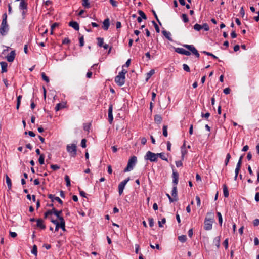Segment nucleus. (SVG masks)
<instances>
[{
  "instance_id": "473e14b6",
  "label": "nucleus",
  "mask_w": 259,
  "mask_h": 259,
  "mask_svg": "<svg viewBox=\"0 0 259 259\" xmlns=\"http://www.w3.org/2000/svg\"><path fill=\"white\" fill-rule=\"evenodd\" d=\"M42 79L45 81L46 82L48 83L49 82V77L46 75V74L44 72H42L41 73Z\"/></svg>"
},
{
  "instance_id": "a18cd8bd",
  "label": "nucleus",
  "mask_w": 259,
  "mask_h": 259,
  "mask_svg": "<svg viewBox=\"0 0 259 259\" xmlns=\"http://www.w3.org/2000/svg\"><path fill=\"white\" fill-rule=\"evenodd\" d=\"M231 158V155L230 153H228L226 155V158L225 161V164L227 166L229 162L230 159Z\"/></svg>"
},
{
  "instance_id": "a211bd4d",
  "label": "nucleus",
  "mask_w": 259,
  "mask_h": 259,
  "mask_svg": "<svg viewBox=\"0 0 259 259\" xmlns=\"http://www.w3.org/2000/svg\"><path fill=\"white\" fill-rule=\"evenodd\" d=\"M37 226L40 228L42 229L46 228V226L44 224V221L42 219H39L36 220Z\"/></svg>"
},
{
  "instance_id": "6e6d98bb",
  "label": "nucleus",
  "mask_w": 259,
  "mask_h": 259,
  "mask_svg": "<svg viewBox=\"0 0 259 259\" xmlns=\"http://www.w3.org/2000/svg\"><path fill=\"white\" fill-rule=\"evenodd\" d=\"M225 249H227L228 247V238H226L223 243Z\"/></svg>"
},
{
  "instance_id": "f704fd0d",
  "label": "nucleus",
  "mask_w": 259,
  "mask_h": 259,
  "mask_svg": "<svg viewBox=\"0 0 259 259\" xmlns=\"http://www.w3.org/2000/svg\"><path fill=\"white\" fill-rule=\"evenodd\" d=\"M163 135L164 137H167L168 135L167 133V125H163Z\"/></svg>"
},
{
  "instance_id": "680f3d73",
  "label": "nucleus",
  "mask_w": 259,
  "mask_h": 259,
  "mask_svg": "<svg viewBox=\"0 0 259 259\" xmlns=\"http://www.w3.org/2000/svg\"><path fill=\"white\" fill-rule=\"evenodd\" d=\"M196 200L197 201V205L199 207L200 206L201 201L200 198L198 196H196Z\"/></svg>"
},
{
  "instance_id": "69168bd1",
  "label": "nucleus",
  "mask_w": 259,
  "mask_h": 259,
  "mask_svg": "<svg viewBox=\"0 0 259 259\" xmlns=\"http://www.w3.org/2000/svg\"><path fill=\"white\" fill-rule=\"evenodd\" d=\"M176 165L177 167L182 166L183 165L182 160L177 161L176 162Z\"/></svg>"
},
{
  "instance_id": "c9c22d12",
  "label": "nucleus",
  "mask_w": 259,
  "mask_h": 259,
  "mask_svg": "<svg viewBox=\"0 0 259 259\" xmlns=\"http://www.w3.org/2000/svg\"><path fill=\"white\" fill-rule=\"evenodd\" d=\"M45 156L43 154L40 155L38 159V161L40 164L42 165L44 164Z\"/></svg>"
},
{
  "instance_id": "c756f323",
  "label": "nucleus",
  "mask_w": 259,
  "mask_h": 259,
  "mask_svg": "<svg viewBox=\"0 0 259 259\" xmlns=\"http://www.w3.org/2000/svg\"><path fill=\"white\" fill-rule=\"evenodd\" d=\"M155 73L154 70L151 69L149 72H148L146 74V81H147L152 75H153Z\"/></svg>"
},
{
  "instance_id": "bf43d9fd",
  "label": "nucleus",
  "mask_w": 259,
  "mask_h": 259,
  "mask_svg": "<svg viewBox=\"0 0 259 259\" xmlns=\"http://www.w3.org/2000/svg\"><path fill=\"white\" fill-rule=\"evenodd\" d=\"M7 15L6 13H4L3 15V20L2 23H7Z\"/></svg>"
},
{
  "instance_id": "a878e982",
  "label": "nucleus",
  "mask_w": 259,
  "mask_h": 259,
  "mask_svg": "<svg viewBox=\"0 0 259 259\" xmlns=\"http://www.w3.org/2000/svg\"><path fill=\"white\" fill-rule=\"evenodd\" d=\"M154 121L157 124H160L162 122V117L160 115L156 114L154 116Z\"/></svg>"
},
{
  "instance_id": "423d86ee",
  "label": "nucleus",
  "mask_w": 259,
  "mask_h": 259,
  "mask_svg": "<svg viewBox=\"0 0 259 259\" xmlns=\"http://www.w3.org/2000/svg\"><path fill=\"white\" fill-rule=\"evenodd\" d=\"M98 46L103 47L105 50H107L109 48L108 54H109L111 53L112 48V46L109 47L108 44H105L104 42V39L101 37H98Z\"/></svg>"
},
{
  "instance_id": "6e6552de",
  "label": "nucleus",
  "mask_w": 259,
  "mask_h": 259,
  "mask_svg": "<svg viewBox=\"0 0 259 259\" xmlns=\"http://www.w3.org/2000/svg\"><path fill=\"white\" fill-rule=\"evenodd\" d=\"M125 77L121 75H118L115 78V82L119 85L122 86L125 83Z\"/></svg>"
},
{
  "instance_id": "aec40b11",
  "label": "nucleus",
  "mask_w": 259,
  "mask_h": 259,
  "mask_svg": "<svg viewBox=\"0 0 259 259\" xmlns=\"http://www.w3.org/2000/svg\"><path fill=\"white\" fill-rule=\"evenodd\" d=\"M162 33L168 40L171 41H172V39L171 37V34L169 32L164 30L162 31Z\"/></svg>"
},
{
  "instance_id": "774afa93",
  "label": "nucleus",
  "mask_w": 259,
  "mask_h": 259,
  "mask_svg": "<svg viewBox=\"0 0 259 259\" xmlns=\"http://www.w3.org/2000/svg\"><path fill=\"white\" fill-rule=\"evenodd\" d=\"M255 200L256 202L259 201V192H257L255 195Z\"/></svg>"
},
{
  "instance_id": "4468645a",
  "label": "nucleus",
  "mask_w": 259,
  "mask_h": 259,
  "mask_svg": "<svg viewBox=\"0 0 259 259\" xmlns=\"http://www.w3.org/2000/svg\"><path fill=\"white\" fill-rule=\"evenodd\" d=\"M113 120L112 114V105H110L108 109V120L110 123H112Z\"/></svg>"
},
{
  "instance_id": "e2e57ef3",
  "label": "nucleus",
  "mask_w": 259,
  "mask_h": 259,
  "mask_svg": "<svg viewBox=\"0 0 259 259\" xmlns=\"http://www.w3.org/2000/svg\"><path fill=\"white\" fill-rule=\"evenodd\" d=\"M81 146L82 148L86 147V140L85 139H83L81 142Z\"/></svg>"
},
{
  "instance_id": "72a5a7b5",
  "label": "nucleus",
  "mask_w": 259,
  "mask_h": 259,
  "mask_svg": "<svg viewBox=\"0 0 259 259\" xmlns=\"http://www.w3.org/2000/svg\"><path fill=\"white\" fill-rule=\"evenodd\" d=\"M64 179L66 182V186L67 187H70L71 186V184H70V178H69V176L68 175H65Z\"/></svg>"
},
{
  "instance_id": "f3484780",
  "label": "nucleus",
  "mask_w": 259,
  "mask_h": 259,
  "mask_svg": "<svg viewBox=\"0 0 259 259\" xmlns=\"http://www.w3.org/2000/svg\"><path fill=\"white\" fill-rule=\"evenodd\" d=\"M66 106V103H60L57 104L56 105V107L55 108V109L56 111H58L60 110V109H63Z\"/></svg>"
},
{
  "instance_id": "f03ea898",
  "label": "nucleus",
  "mask_w": 259,
  "mask_h": 259,
  "mask_svg": "<svg viewBox=\"0 0 259 259\" xmlns=\"http://www.w3.org/2000/svg\"><path fill=\"white\" fill-rule=\"evenodd\" d=\"M137 158L135 156H132L128 160L127 165L124 169V172L131 171L132 170L137 162Z\"/></svg>"
},
{
  "instance_id": "8fccbe9b",
  "label": "nucleus",
  "mask_w": 259,
  "mask_h": 259,
  "mask_svg": "<svg viewBox=\"0 0 259 259\" xmlns=\"http://www.w3.org/2000/svg\"><path fill=\"white\" fill-rule=\"evenodd\" d=\"M243 157V155H242L240 157L239 160L238 161V163L237 164V165H236L237 167H239L241 168Z\"/></svg>"
},
{
  "instance_id": "13d9d810",
  "label": "nucleus",
  "mask_w": 259,
  "mask_h": 259,
  "mask_svg": "<svg viewBox=\"0 0 259 259\" xmlns=\"http://www.w3.org/2000/svg\"><path fill=\"white\" fill-rule=\"evenodd\" d=\"M51 168L54 170H58L60 168V166H58V165H54V164H52L51 165Z\"/></svg>"
},
{
  "instance_id": "4d7b16f0",
  "label": "nucleus",
  "mask_w": 259,
  "mask_h": 259,
  "mask_svg": "<svg viewBox=\"0 0 259 259\" xmlns=\"http://www.w3.org/2000/svg\"><path fill=\"white\" fill-rule=\"evenodd\" d=\"M166 222V219L165 218H163L161 221H158V225L159 227H162V224H165Z\"/></svg>"
},
{
  "instance_id": "3c124183",
  "label": "nucleus",
  "mask_w": 259,
  "mask_h": 259,
  "mask_svg": "<svg viewBox=\"0 0 259 259\" xmlns=\"http://www.w3.org/2000/svg\"><path fill=\"white\" fill-rule=\"evenodd\" d=\"M201 27L202 29H204L205 31H208L209 30V26L207 23H204L201 25Z\"/></svg>"
},
{
  "instance_id": "864d4df0",
  "label": "nucleus",
  "mask_w": 259,
  "mask_h": 259,
  "mask_svg": "<svg viewBox=\"0 0 259 259\" xmlns=\"http://www.w3.org/2000/svg\"><path fill=\"white\" fill-rule=\"evenodd\" d=\"M79 45L80 47H82L84 45V38L83 36H82L79 38Z\"/></svg>"
},
{
  "instance_id": "ea45409f",
  "label": "nucleus",
  "mask_w": 259,
  "mask_h": 259,
  "mask_svg": "<svg viewBox=\"0 0 259 259\" xmlns=\"http://www.w3.org/2000/svg\"><path fill=\"white\" fill-rule=\"evenodd\" d=\"M138 14L140 15V17L144 19H147V16L145 14L142 10H138Z\"/></svg>"
},
{
  "instance_id": "39448f33",
  "label": "nucleus",
  "mask_w": 259,
  "mask_h": 259,
  "mask_svg": "<svg viewBox=\"0 0 259 259\" xmlns=\"http://www.w3.org/2000/svg\"><path fill=\"white\" fill-rule=\"evenodd\" d=\"M183 46L187 49L188 50H189L190 52H192V53L196 57L199 58L200 54L198 51V50L195 48V47L192 45H183Z\"/></svg>"
},
{
  "instance_id": "5701e85b",
  "label": "nucleus",
  "mask_w": 259,
  "mask_h": 259,
  "mask_svg": "<svg viewBox=\"0 0 259 259\" xmlns=\"http://www.w3.org/2000/svg\"><path fill=\"white\" fill-rule=\"evenodd\" d=\"M223 190L224 197L226 198L228 197L229 196V191L228 190L227 186L226 184L223 185Z\"/></svg>"
},
{
  "instance_id": "2eb2a0df",
  "label": "nucleus",
  "mask_w": 259,
  "mask_h": 259,
  "mask_svg": "<svg viewBox=\"0 0 259 259\" xmlns=\"http://www.w3.org/2000/svg\"><path fill=\"white\" fill-rule=\"evenodd\" d=\"M172 178H173L172 182H173L174 185H177L178 183V179H179V174L177 171H173Z\"/></svg>"
},
{
  "instance_id": "dca6fc26",
  "label": "nucleus",
  "mask_w": 259,
  "mask_h": 259,
  "mask_svg": "<svg viewBox=\"0 0 259 259\" xmlns=\"http://www.w3.org/2000/svg\"><path fill=\"white\" fill-rule=\"evenodd\" d=\"M69 25L73 28L75 30H78L79 26L77 22L75 21H71L69 23Z\"/></svg>"
},
{
  "instance_id": "20e7f679",
  "label": "nucleus",
  "mask_w": 259,
  "mask_h": 259,
  "mask_svg": "<svg viewBox=\"0 0 259 259\" xmlns=\"http://www.w3.org/2000/svg\"><path fill=\"white\" fill-rule=\"evenodd\" d=\"M144 158L145 160H149L151 162L157 161V154L154 153L150 151L146 153L145 156H144Z\"/></svg>"
},
{
  "instance_id": "7c9ffc66",
  "label": "nucleus",
  "mask_w": 259,
  "mask_h": 259,
  "mask_svg": "<svg viewBox=\"0 0 259 259\" xmlns=\"http://www.w3.org/2000/svg\"><path fill=\"white\" fill-rule=\"evenodd\" d=\"M178 240L181 242H185L187 240V237L184 235L179 236L178 237Z\"/></svg>"
},
{
  "instance_id": "f257e3e1",
  "label": "nucleus",
  "mask_w": 259,
  "mask_h": 259,
  "mask_svg": "<svg viewBox=\"0 0 259 259\" xmlns=\"http://www.w3.org/2000/svg\"><path fill=\"white\" fill-rule=\"evenodd\" d=\"M214 219V213L212 212L207 213V216L204 221V229L210 230L212 229V222Z\"/></svg>"
},
{
  "instance_id": "09e8293b",
  "label": "nucleus",
  "mask_w": 259,
  "mask_h": 259,
  "mask_svg": "<svg viewBox=\"0 0 259 259\" xmlns=\"http://www.w3.org/2000/svg\"><path fill=\"white\" fill-rule=\"evenodd\" d=\"M194 29L196 31H200L202 29L201 25L198 24H196L194 26Z\"/></svg>"
},
{
  "instance_id": "37998d69",
  "label": "nucleus",
  "mask_w": 259,
  "mask_h": 259,
  "mask_svg": "<svg viewBox=\"0 0 259 259\" xmlns=\"http://www.w3.org/2000/svg\"><path fill=\"white\" fill-rule=\"evenodd\" d=\"M52 214H53V209L51 210H49L47 211H46L44 214V217L45 218H47L49 215H51Z\"/></svg>"
},
{
  "instance_id": "9d476101",
  "label": "nucleus",
  "mask_w": 259,
  "mask_h": 259,
  "mask_svg": "<svg viewBox=\"0 0 259 259\" xmlns=\"http://www.w3.org/2000/svg\"><path fill=\"white\" fill-rule=\"evenodd\" d=\"M175 51L176 52L179 53L180 54L185 55L186 56H190L191 55V53L190 51H187L183 48H175Z\"/></svg>"
},
{
  "instance_id": "4be33fe9",
  "label": "nucleus",
  "mask_w": 259,
  "mask_h": 259,
  "mask_svg": "<svg viewBox=\"0 0 259 259\" xmlns=\"http://www.w3.org/2000/svg\"><path fill=\"white\" fill-rule=\"evenodd\" d=\"M6 181L8 186V189L11 190L12 188V182L11 179L7 175H6Z\"/></svg>"
},
{
  "instance_id": "4c0bfd02",
  "label": "nucleus",
  "mask_w": 259,
  "mask_h": 259,
  "mask_svg": "<svg viewBox=\"0 0 259 259\" xmlns=\"http://www.w3.org/2000/svg\"><path fill=\"white\" fill-rule=\"evenodd\" d=\"M59 25V24L57 23H53L52 25H51V34H53V30L54 29L57 27V26H58Z\"/></svg>"
},
{
  "instance_id": "338daca9",
  "label": "nucleus",
  "mask_w": 259,
  "mask_h": 259,
  "mask_svg": "<svg viewBox=\"0 0 259 259\" xmlns=\"http://www.w3.org/2000/svg\"><path fill=\"white\" fill-rule=\"evenodd\" d=\"M253 225L254 226H257L259 225V219H256L253 221Z\"/></svg>"
},
{
  "instance_id": "6ab92c4d",
  "label": "nucleus",
  "mask_w": 259,
  "mask_h": 259,
  "mask_svg": "<svg viewBox=\"0 0 259 259\" xmlns=\"http://www.w3.org/2000/svg\"><path fill=\"white\" fill-rule=\"evenodd\" d=\"M1 68H2V72H6L7 71V66L8 64L6 62H1L0 63Z\"/></svg>"
},
{
  "instance_id": "5fc2aeb1",
  "label": "nucleus",
  "mask_w": 259,
  "mask_h": 259,
  "mask_svg": "<svg viewBox=\"0 0 259 259\" xmlns=\"http://www.w3.org/2000/svg\"><path fill=\"white\" fill-rule=\"evenodd\" d=\"M152 12L153 14L154 15V17H155V19H156V20L157 21V22H158V23L159 24V25H161V22H160V21H159V19H158V16H157V14H156V13L155 11L154 10H152Z\"/></svg>"
},
{
  "instance_id": "052dcab7",
  "label": "nucleus",
  "mask_w": 259,
  "mask_h": 259,
  "mask_svg": "<svg viewBox=\"0 0 259 259\" xmlns=\"http://www.w3.org/2000/svg\"><path fill=\"white\" fill-rule=\"evenodd\" d=\"M201 116L202 117H204L206 119H208V117L210 116V113L207 112L205 114H204L203 113H201Z\"/></svg>"
},
{
  "instance_id": "79ce46f5",
  "label": "nucleus",
  "mask_w": 259,
  "mask_h": 259,
  "mask_svg": "<svg viewBox=\"0 0 259 259\" xmlns=\"http://www.w3.org/2000/svg\"><path fill=\"white\" fill-rule=\"evenodd\" d=\"M91 123H84L83 125V129L87 132H89L90 129Z\"/></svg>"
},
{
  "instance_id": "2f4dec72",
  "label": "nucleus",
  "mask_w": 259,
  "mask_h": 259,
  "mask_svg": "<svg viewBox=\"0 0 259 259\" xmlns=\"http://www.w3.org/2000/svg\"><path fill=\"white\" fill-rule=\"evenodd\" d=\"M157 157H159L161 159L163 160H165V161H168V159L167 158H166L164 153H157Z\"/></svg>"
},
{
  "instance_id": "c03bdc74",
  "label": "nucleus",
  "mask_w": 259,
  "mask_h": 259,
  "mask_svg": "<svg viewBox=\"0 0 259 259\" xmlns=\"http://www.w3.org/2000/svg\"><path fill=\"white\" fill-rule=\"evenodd\" d=\"M37 246L36 245H34L33 246V248L31 250V253L33 254H34L35 255H37Z\"/></svg>"
},
{
  "instance_id": "393cba45",
  "label": "nucleus",
  "mask_w": 259,
  "mask_h": 259,
  "mask_svg": "<svg viewBox=\"0 0 259 259\" xmlns=\"http://www.w3.org/2000/svg\"><path fill=\"white\" fill-rule=\"evenodd\" d=\"M171 195L174 198H178V191L176 185H174L172 188Z\"/></svg>"
},
{
  "instance_id": "412c9836",
  "label": "nucleus",
  "mask_w": 259,
  "mask_h": 259,
  "mask_svg": "<svg viewBox=\"0 0 259 259\" xmlns=\"http://www.w3.org/2000/svg\"><path fill=\"white\" fill-rule=\"evenodd\" d=\"M221 237L220 236L216 237L213 240V244L216 246L217 249L220 247V246Z\"/></svg>"
},
{
  "instance_id": "de8ad7c7",
  "label": "nucleus",
  "mask_w": 259,
  "mask_h": 259,
  "mask_svg": "<svg viewBox=\"0 0 259 259\" xmlns=\"http://www.w3.org/2000/svg\"><path fill=\"white\" fill-rule=\"evenodd\" d=\"M182 18L185 23H187L189 21V19L186 14H183L182 15Z\"/></svg>"
},
{
  "instance_id": "cd10ccee",
  "label": "nucleus",
  "mask_w": 259,
  "mask_h": 259,
  "mask_svg": "<svg viewBox=\"0 0 259 259\" xmlns=\"http://www.w3.org/2000/svg\"><path fill=\"white\" fill-rule=\"evenodd\" d=\"M82 5L85 8L89 9L91 7L90 3L89 0H82Z\"/></svg>"
},
{
  "instance_id": "b1692460",
  "label": "nucleus",
  "mask_w": 259,
  "mask_h": 259,
  "mask_svg": "<svg viewBox=\"0 0 259 259\" xmlns=\"http://www.w3.org/2000/svg\"><path fill=\"white\" fill-rule=\"evenodd\" d=\"M27 7V4L24 0L21 1L19 5V8L22 10H26Z\"/></svg>"
},
{
  "instance_id": "e433bc0d",
  "label": "nucleus",
  "mask_w": 259,
  "mask_h": 259,
  "mask_svg": "<svg viewBox=\"0 0 259 259\" xmlns=\"http://www.w3.org/2000/svg\"><path fill=\"white\" fill-rule=\"evenodd\" d=\"M202 53H203V54L206 55H208V56H210L211 57H212L214 59H218V57L217 56H215V55H214L213 54H212L211 53H210V52H206L205 51H204L203 52H202Z\"/></svg>"
},
{
  "instance_id": "bb28decb",
  "label": "nucleus",
  "mask_w": 259,
  "mask_h": 259,
  "mask_svg": "<svg viewBox=\"0 0 259 259\" xmlns=\"http://www.w3.org/2000/svg\"><path fill=\"white\" fill-rule=\"evenodd\" d=\"M51 222L56 225L55 231H58L59 228H60V224L57 220L53 219H51Z\"/></svg>"
},
{
  "instance_id": "7ed1b4c3",
  "label": "nucleus",
  "mask_w": 259,
  "mask_h": 259,
  "mask_svg": "<svg viewBox=\"0 0 259 259\" xmlns=\"http://www.w3.org/2000/svg\"><path fill=\"white\" fill-rule=\"evenodd\" d=\"M67 152L72 157H75L77 155L76 146L75 144L67 145L66 147Z\"/></svg>"
},
{
  "instance_id": "1a4fd4ad",
  "label": "nucleus",
  "mask_w": 259,
  "mask_h": 259,
  "mask_svg": "<svg viewBox=\"0 0 259 259\" xmlns=\"http://www.w3.org/2000/svg\"><path fill=\"white\" fill-rule=\"evenodd\" d=\"M8 25L7 23H2L0 27V33L2 35H5L8 31Z\"/></svg>"
},
{
  "instance_id": "0e129e2a",
  "label": "nucleus",
  "mask_w": 259,
  "mask_h": 259,
  "mask_svg": "<svg viewBox=\"0 0 259 259\" xmlns=\"http://www.w3.org/2000/svg\"><path fill=\"white\" fill-rule=\"evenodd\" d=\"M111 4L113 7H116L117 6V2L114 0H109Z\"/></svg>"
},
{
  "instance_id": "f8f14e48",
  "label": "nucleus",
  "mask_w": 259,
  "mask_h": 259,
  "mask_svg": "<svg viewBox=\"0 0 259 259\" xmlns=\"http://www.w3.org/2000/svg\"><path fill=\"white\" fill-rule=\"evenodd\" d=\"M48 197L49 199H51L52 202H54L55 200L61 205L63 204V201L59 197H55L54 195L51 194H48Z\"/></svg>"
},
{
  "instance_id": "ddd939ff",
  "label": "nucleus",
  "mask_w": 259,
  "mask_h": 259,
  "mask_svg": "<svg viewBox=\"0 0 259 259\" xmlns=\"http://www.w3.org/2000/svg\"><path fill=\"white\" fill-rule=\"evenodd\" d=\"M110 26V19L107 18L103 22V25L102 26V28L104 30H107L109 27Z\"/></svg>"
},
{
  "instance_id": "c85d7f7f",
  "label": "nucleus",
  "mask_w": 259,
  "mask_h": 259,
  "mask_svg": "<svg viewBox=\"0 0 259 259\" xmlns=\"http://www.w3.org/2000/svg\"><path fill=\"white\" fill-rule=\"evenodd\" d=\"M53 214H55L57 218L61 216L62 211L61 210L60 211L57 210L54 207L53 208Z\"/></svg>"
},
{
  "instance_id": "9b49d317",
  "label": "nucleus",
  "mask_w": 259,
  "mask_h": 259,
  "mask_svg": "<svg viewBox=\"0 0 259 259\" xmlns=\"http://www.w3.org/2000/svg\"><path fill=\"white\" fill-rule=\"evenodd\" d=\"M16 56L15 51H12L6 57L7 60L9 62H12L14 61Z\"/></svg>"
},
{
  "instance_id": "58836bf2",
  "label": "nucleus",
  "mask_w": 259,
  "mask_h": 259,
  "mask_svg": "<svg viewBox=\"0 0 259 259\" xmlns=\"http://www.w3.org/2000/svg\"><path fill=\"white\" fill-rule=\"evenodd\" d=\"M217 215H218V219H219V224H220V226H222V222H223V219H222V214H221V213L220 212H217Z\"/></svg>"
},
{
  "instance_id": "a19ab883",
  "label": "nucleus",
  "mask_w": 259,
  "mask_h": 259,
  "mask_svg": "<svg viewBox=\"0 0 259 259\" xmlns=\"http://www.w3.org/2000/svg\"><path fill=\"white\" fill-rule=\"evenodd\" d=\"M152 23H153V24L154 25V28L155 29V30H156V32L157 33H159L160 32V29H159V27L158 26V25L156 24V23L154 21H153L152 22Z\"/></svg>"
},
{
  "instance_id": "603ef678",
  "label": "nucleus",
  "mask_w": 259,
  "mask_h": 259,
  "mask_svg": "<svg viewBox=\"0 0 259 259\" xmlns=\"http://www.w3.org/2000/svg\"><path fill=\"white\" fill-rule=\"evenodd\" d=\"M183 68L185 71H186L188 72H190V69L189 67L187 64H184L183 65Z\"/></svg>"
},
{
  "instance_id": "0eeeda50",
  "label": "nucleus",
  "mask_w": 259,
  "mask_h": 259,
  "mask_svg": "<svg viewBox=\"0 0 259 259\" xmlns=\"http://www.w3.org/2000/svg\"><path fill=\"white\" fill-rule=\"evenodd\" d=\"M130 177L127 178V179H125L124 181H122L118 185V192L119 194L121 195L123 191L124 188L127 184V183L130 181Z\"/></svg>"
},
{
  "instance_id": "49530a36",
  "label": "nucleus",
  "mask_w": 259,
  "mask_h": 259,
  "mask_svg": "<svg viewBox=\"0 0 259 259\" xmlns=\"http://www.w3.org/2000/svg\"><path fill=\"white\" fill-rule=\"evenodd\" d=\"M182 153V160H184L185 155L187 153V150L186 149H181Z\"/></svg>"
}]
</instances>
